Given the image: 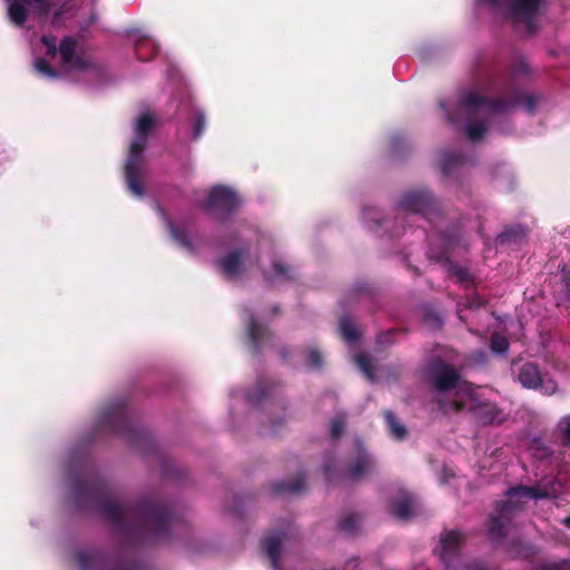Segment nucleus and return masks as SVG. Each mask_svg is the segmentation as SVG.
<instances>
[{
    "mask_svg": "<svg viewBox=\"0 0 570 570\" xmlns=\"http://www.w3.org/2000/svg\"><path fill=\"white\" fill-rule=\"evenodd\" d=\"M475 570H484V569L482 567H480V566H476Z\"/></svg>",
    "mask_w": 570,
    "mask_h": 570,
    "instance_id": "obj_41",
    "label": "nucleus"
},
{
    "mask_svg": "<svg viewBox=\"0 0 570 570\" xmlns=\"http://www.w3.org/2000/svg\"><path fill=\"white\" fill-rule=\"evenodd\" d=\"M344 426V422L342 419H336L331 424V434L333 438H337L341 435Z\"/></svg>",
    "mask_w": 570,
    "mask_h": 570,
    "instance_id": "obj_30",
    "label": "nucleus"
},
{
    "mask_svg": "<svg viewBox=\"0 0 570 570\" xmlns=\"http://www.w3.org/2000/svg\"><path fill=\"white\" fill-rule=\"evenodd\" d=\"M66 8H67V4H63L61 8H59L58 10L55 11L53 19H52V24H58V23L61 22L62 14H63V11H65Z\"/></svg>",
    "mask_w": 570,
    "mask_h": 570,
    "instance_id": "obj_32",
    "label": "nucleus"
},
{
    "mask_svg": "<svg viewBox=\"0 0 570 570\" xmlns=\"http://www.w3.org/2000/svg\"><path fill=\"white\" fill-rule=\"evenodd\" d=\"M461 542L462 534L459 531H449L441 537L435 551L446 568H450L452 560L459 554Z\"/></svg>",
    "mask_w": 570,
    "mask_h": 570,
    "instance_id": "obj_14",
    "label": "nucleus"
},
{
    "mask_svg": "<svg viewBox=\"0 0 570 570\" xmlns=\"http://www.w3.org/2000/svg\"><path fill=\"white\" fill-rule=\"evenodd\" d=\"M41 45L46 49V57L33 58L35 70L45 78L55 79L59 75L86 71L91 67L87 57L77 51V42L66 37L57 50V40L52 36H43Z\"/></svg>",
    "mask_w": 570,
    "mask_h": 570,
    "instance_id": "obj_3",
    "label": "nucleus"
},
{
    "mask_svg": "<svg viewBox=\"0 0 570 570\" xmlns=\"http://www.w3.org/2000/svg\"><path fill=\"white\" fill-rule=\"evenodd\" d=\"M269 263L272 269L264 271V273L271 283H282L292 278V268L281 257L269 258Z\"/></svg>",
    "mask_w": 570,
    "mask_h": 570,
    "instance_id": "obj_19",
    "label": "nucleus"
},
{
    "mask_svg": "<svg viewBox=\"0 0 570 570\" xmlns=\"http://www.w3.org/2000/svg\"><path fill=\"white\" fill-rule=\"evenodd\" d=\"M134 49L137 58L145 61L151 59L156 55L158 45L148 36H138L134 40Z\"/></svg>",
    "mask_w": 570,
    "mask_h": 570,
    "instance_id": "obj_20",
    "label": "nucleus"
},
{
    "mask_svg": "<svg viewBox=\"0 0 570 570\" xmlns=\"http://www.w3.org/2000/svg\"><path fill=\"white\" fill-rule=\"evenodd\" d=\"M509 343L508 340L500 335L493 334L491 337V350L493 353L501 354L508 350Z\"/></svg>",
    "mask_w": 570,
    "mask_h": 570,
    "instance_id": "obj_26",
    "label": "nucleus"
},
{
    "mask_svg": "<svg viewBox=\"0 0 570 570\" xmlns=\"http://www.w3.org/2000/svg\"><path fill=\"white\" fill-rule=\"evenodd\" d=\"M156 125V118L150 112L141 114L135 124L134 139L129 147V155L125 165L127 188L131 195L140 198L144 196L141 179L145 175L144 149L147 137Z\"/></svg>",
    "mask_w": 570,
    "mask_h": 570,
    "instance_id": "obj_4",
    "label": "nucleus"
},
{
    "mask_svg": "<svg viewBox=\"0 0 570 570\" xmlns=\"http://www.w3.org/2000/svg\"><path fill=\"white\" fill-rule=\"evenodd\" d=\"M354 459L347 469V474L351 478H362L375 471V460L365 451L360 441L355 442Z\"/></svg>",
    "mask_w": 570,
    "mask_h": 570,
    "instance_id": "obj_13",
    "label": "nucleus"
},
{
    "mask_svg": "<svg viewBox=\"0 0 570 570\" xmlns=\"http://www.w3.org/2000/svg\"><path fill=\"white\" fill-rule=\"evenodd\" d=\"M462 161V158L460 156H456L450 151H442L440 154L439 163L441 170L444 174H450L453 167H455L458 164Z\"/></svg>",
    "mask_w": 570,
    "mask_h": 570,
    "instance_id": "obj_24",
    "label": "nucleus"
},
{
    "mask_svg": "<svg viewBox=\"0 0 570 570\" xmlns=\"http://www.w3.org/2000/svg\"><path fill=\"white\" fill-rule=\"evenodd\" d=\"M246 399H248V401H253V397L250 395H245Z\"/></svg>",
    "mask_w": 570,
    "mask_h": 570,
    "instance_id": "obj_40",
    "label": "nucleus"
},
{
    "mask_svg": "<svg viewBox=\"0 0 570 570\" xmlns=\"http://www.w3.org/2000/svg\"><path fill=\"white\" fill-rule=\"evenodd\" d=\"M121 570H132L131 568H125V569H121Z\"/></svg>",
    "mask_w": 570,
    "mask_h": 570,
    "instance_id": "obj_42",
    "label": "nucleus"
},
{
    "mask_svg": "<svg viewBox=\"0 0 570 570\" xmlns=\"http://www.w3.org/2000/svg\"><path fill=\"white\" fill-rule=\"evenodd\" d=\"M107 513L118 523H125L135 518L137 523L130 525L132 530L149 531L155 535L160 534L169 517L168 511L160 505H149L139 511H132L118 502L110 503L107 507Z\"/></svg>",
    "mask_w": 570,
    "mask_h": 570,
    "instance_id": "obj_5",
    "label": "nucleus"
},
{
    "mask_svg": "<svg viewBox=\"0 0 570 570\" xmlns=\"http://www.w3.org/2000/svg\"><path fill=\"white\" fill-rule=\"evenodd\" d=\"M161 216L176 244L187 252H193L195 249V244L191 235L186 229V227L175 225L173 222L168 219V217L164 213H161Z\"/></svg>",
    "mask_w": 570,
    "mask_h": 570,
    "instance_id": "obj_18",
    "label": "nucleus"
},
{
    "mask_svg": "<svg viewBox=\"0 0 570 570\" xmlns=\"http://www.w3.org/2000/svg\"><path fill=\"white\" fill-rule=\"evenodd\" d=\"M562 523H563L566 527L570 528V515H569V517H567V518H564V519L562 520Z\"/></svg>",
    "mask_w": 570,
    "mask_h": 570,
    "instance_id": "obj_36",
    "label": "nucleus"
},
{
    "mask_svg": "<svg viewBox=\"0 0 570 570\" xmlns=\"http://www.w3.org/2000/svg\"><path fill=\"white\" fill-rule=\"evenodd\" d=\"M354 523L355 520L353 518H346L341 522L340 527L346 532H352L354 530Z\"/></svg>",
    "mask_w": 570,
    "mask_h": 570,
    "instance_id": "obj_31",
    "label": "nucleus"
},
{
    "mask_svg": "<svg viewBox=\"0 0 570 570\" xmlns=\"http://www.w3.org/2000/svg\"><path fill=\"white\" fill-rule=\"evenodd\" d=\"M288 537L285 532L266 537L264 547L274 570H279V559L287 548Z\"/></svg>",
    "mask_w": 570,
    "mask_h": 570,
    "instance_id": "obj_15",
    "label": "nucleus"
},
{
    "mask_svg": "<svg viewBox=\"0 0 570 570\" xmlns=\"http://www.w3.org/2000/svg\"><path fill=\"white\" fill-rule=\"evenodd\" d=\"M446 115H448V118L451 122L455 121V119L449 114V111H446Z\"/></svg>",
    "mask_w": 570,
    "mask_h": 570,
    "instance_id": "obj_38",
    "label": "nucleus"
},
{
    "mask_svg": "<svg viewBox=\"0 0 570 570\" xmlns=\"http://www.w3.org/2000/svg\"><path fill=\"white\" fill-rule=\"evenodd\" d=\"M205 129V115L200 110L195 111V119L193 122V137L198 138Z\"/></svg>",
    "mask_w": 570,
    "mask_h": 570,
    "instance_id": "obj_28",
    "label": "nucleus"
},
{
    "mask_svg": "<svg viewBox=\"0 0 570 570\" xmlns=\"http://www.w3.org/2000/svg\"><path fill=\"white\" fill-rule=\"evenodd\" d=\"M372 214H373L374 216H376V212H374V210H368V213H363V216H364V218L366 219L367 215H372Z\"/></svg>",
    "mask_w": 570,
    "mask_h": 570,
    "instance_id": "obj_37",
    "label": "nucleus"
},
{
    "mask_svg": "<svg viewBox=\"0 0 570 570\" xmlns=\"http://www.w3.org/2000/svg\"><path fill=\"white\" fill-rule=\"evenodd\" d=\"M248 336L255 347L263 342L266 330L256 320H250L247 324Z\"/></svg>",
    "mask_w": 570,
    "mask_h": 570,
    "instance_id": "obj_23",
    "label": "nucleus"
},
{
    "mask_svg": "<svg viewBox=\"0 0 570 570\" xmlns=\"http://www.w3.org/2000/svg\"><path fill=\"white\" fill-rule=\"evenodd\" d=\"M126 422L122 404L114 403L100 410L96 425L99 431L119 432Z\"/></svg>",
    "mask_w": 570,
    "mask_h": 570,
    "instance_id": "obj_12",
    "label": "nucleus"
},
{
    "mask_svg": "<svg viewBox=\"0 0 570 570\" xmlns=\"http://www.w3.org/2000/svg\"><path fill=\"white\" fill-rule=\"evenodd\" d=\"M559 370H564L567 367V364H563L562 366L557 365Z\"/></svg>",
    "mask_w": 570,
    "mask_h": 570,
    "instance_id": "obj_39",
    "label": "nucleus"
},
{
    "mask_svg": "<svg viewBox=\"0 0 570 570\" xmlns=\"http://www.w3.org/2000/svg\"><path fill=\"white\" fill-rule=\"evenodd\" d=\"M561 478L551 480L544 478L539 481L535 487H517L508 491L507 502L502 513H508L511 510L521 509L529 500H538L544 498H554L562 490Z\"/></svg>",
    "mask_w": 570,
    "mask_h": 570,
    "instance_id": "obj_7",
    "label": "nucleus"
},
{
    "mask_svg": "<svg viewBox=\"0 0 570 570\" xmlns=\"http://www.w3.org/2000/svg\"><path fill=\"white\" fill-rule=\"evenodd\" d=\"M431 200V195L428 191L417 190L406 194L401 206L406 212L421 213L430 205Z\"/></svg>",
    "mask_w": 570,
    "mask_h": 570,
    "instance_id": "obj_17",
    "label": "nucleus"
},
{
    "mask_svg": "<svg viewBox=\"0 0 570 570\" xmlns=\"http://www.w3.org/2000/svg\"><path fill=\"white\" fill-rule=\"evenodd\" d=\"M384 416L392 436L396 440L404 439L406 435V429L404 425L390 411H386Z\"/></svg>",
    "mask_w": 570,
    "mask_h": 570,
    "instance_id": "obj_22",
    "label": "nucleus"
},
{
    "mask_svg": "<svg viewBox=\"0 0 570 570\" xmlns=\"http://www.w3.org/2000/svg\"><path fill=\"white\" fill-rule=\"evenodd\" d=\"M355 361L361 371L368 377V380L373 381L374 376L372 374L371 358L366 354L360 353L356 355Z\"/></svg>",
    "mask_w": 570,
    "mask_h": 570,
    "instance_id": "obj_27",
    "label": "nucleus"
},
{
    "mask_svg": "<svg viewBox=\"0 0 570 570\" xmlns=\"http://www.w3.org/2000/svg\"><path fill=\"white\" fill-rule=\"evenodd\" d=\"M88 557L89 556L87 553H83V552L79 553L78 560H79V564H80L81 568H87L88 567V563H87V560H86Z\"/></svg>",
    "mask_w": 570,
    "mask_h": 570,
    "instance_id": "obj_33",
    "label": "nucleus"
},
{
    "mask_svg": "<svg viewBox=\"0 0 570 570\" xmlns=\"http://www.w3.org/2000/svg\"><path fill=\"white\" fill-rule=\"evenodd\" d=\"M518 381L523 387L540 389L544 394L550 395L557 391L556 382L542 379L538 367L532 363H525L520 366Z\"/></svg>",
    "mask_w": 570,
    "mask_h": 570,
    "instance_id": "obj_11",
    "label": "nucleus"
},
{
    "mask_svg": "<svg viewBox=\"0 0 570 570\" xmlns=\"http://www.w3.org/2000/svg\"><path fill=\"white\" fill-rule=\"evenodd\" d=\"M429 377L438 393L440 409L445 413L466 410L474 413L484 424L501 421L497 407L483 401L481 390L461 381L453 368L441 362L433 363L429 370Z\"/></svg>",
    "mask_w": 570,
    "mask_h": 570,
    "instance_id": "obj_1",
    "label": "nucleus"
},
{
    "mask_svg": "<svg viewBox=\"0 0 570 570\" xmlns=\"http://www.w3.org/2000/svg\"><path fill=\"white\" fill-rule=\"evenodd\" d=\"M515 105H521L528 112H532L537 105V98L530 95H518L510 100H491L485 92L474 89L466 92L459 105L460 116L464 117L465 135L475 141L487 131L488 119L492 116L505 114Z\"/></svg>",
    "mask_w": 570,
    "mask_h": 570,
    "instance_id": "obj_2",
    "label": "nucleus"
},
{
    "mask_svg": "<svg viewBox=\"0 0 570 570\" xmlns=\"http://www.w3.org/2000/svg\"><path fill=\"white\" fill-rule=\"evenodd\" d=\"M7 2L9 18L17 26H21L29 17L47 16L53 7L50 0H7Z\"/></svg>",
    "mask_w": 570,
    "mask_h": 570,
    "instance_id": "obj_9",
    "label": "nucleus"
},
{
    "mask_svg": "<svg viewBox=\"0 0 570 570\" xmlns=\"http://www.w3.org/2000/svg\"><path fill=\"white\" fill-rule=\"evenodd\" d=\"M557 431L562 441L570 445V415H566L559 421Z\"/></svg>",
    "mask_w": 570,
    "mask_h": 570,
    "instance_id": "obj_25",
    "label": "nucleus"
},
{
    "mask_svg": "<svg viewBox=\"0 0 570 570\" xmlns=\"http://www.w3.org/2000/svg\"><path fill=\"white\" fill-rule=\"evenodd\" d=\"M302 487L303 485L301 483H292L287 485L286 490L289 492H298L302 489Z\"/></svg>",
    "mask_w": 570,
    "mask_h": 570,
    "instance_id": "obj_34",
    "label": "nucleus"
},
{
    "mask_svg": "<svg viewBox=\"0 0 570 570\" xmlns=\"http://www.w3.org/2000/svg\"><path fill=\"white\" fill-rule=\"evenodd\" d=\"M256 263L248 250H230L218 261L219 268L228 277L240 276Z\"/></svg>",
    "mask_w": 570,
    "mask_h": 570,
    "instance_id": "obj_10",
    "label": "nucleus"
},
{
    "mask_svg": "<svg viewBox=\"0 0 570 570\" xmlns=\"http://www.w3.org/2000/svg\"><path fill=\"white\" fill-rule=\"evenodd\" d=\"M197 202L208 213L228 215L242 204V198L234 188L216 185L206 193L204 198L197 199Z\"/></svg>",
    "mask_w": 570,
    "mask_h": 570,
    "instance_id": "obj_8",
    "label": "nucleus"
},
{
    "mask_svg": "<svg viewBox=\"0 0 570 570\" xmlns=\"http://www.w3.org/2000/svg\"><path fill=\"white\" fill-rule=\"evenodd\" d=\"M479 8L493 14L510 17L517 22H523L528 27L539 13L544 0H474Z\"/></svg>",
    "mask_w": 570,
    "mask_h": 570,
    "instance_id": "obj_6",
    "label": "nucleus"
},
{
    "mask_svg": "<svg viewBox=\"0 0 570 570\" xmlns=\"http://www.w3.org/2000/svg\"><path fill=\"white\" fill-rule=\"evenodd\" d=\"M340 331L346 343L351 345L357 341L360 335L358 330L354 323L347 317H344L340 321Z\"/></svg>",
    "mask_w": 570,
    "mask_h": 570,
    "instance_id": "obj_21",
    "label": "nucleus"
},
{
    "mask_svg": "<svg viewBox=\"0 0 570 570\" xmlns=\"http://www.w3.org/2000/svg\"><path fill=\"white\" fill-rule=\"evenodd\" d=\"M563 566H564L563 563L562 564H557V563L546 564L543 567V570H562Z\"/></svg>",
    "mask_w": 570,
    "mask_h": 570,
    "instance_id": "obj_35",
    "label": "nucleus"
},
{
    "mask_svg": "<svg viewBox=\"0 0 570 570\" xmlns=\"http://www.w3.org/2000/svg\"><path fill=\"white\" fill-rule=\"evenodd\" d=\"M306 365L311 368H318L322 364V355L317 348H311L306 353Z\"/></svg>",
    "mask_w": 570,
    "mask_h": 570,
    "instance_id": "obj_29",
    "label": "nucleus"
},
{
    "mask_svg": "<svg viewBox=\"0 0 570 570\" xmlns=\"http://www.w3.org/2000/svg\"><path fill=\"white\" fill-rule=\"evenodd\" d=\"M415 508L414 498L404 490H397L392 497L390 511L400 519L411 518L415 512Z\"/></svg>",
    "mask_w": 570,
    "mask_h": 570,
    "instance_id": "obj_16",
    "label": "nucleus"
}]
</instances>
